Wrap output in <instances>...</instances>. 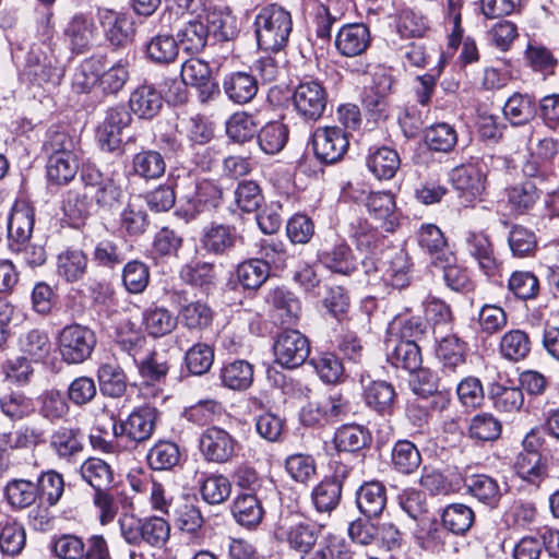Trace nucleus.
Returning a JSON list of instances; mask_svg holds the SVG:
<instances>
[{
	"instance_id": "obj_49",
	"label": "nucleus",
	"mask_w": 559,
	"mask_h": 559,
	"mask_svg": "<svg viewBox=\"0 0 559 559\" xmlns=\"http://www.w3.org/2000/svg\"><path fill=\"white\" fill-rule=\"evenodd\" d=\"M259 122L246 112L238 111L229 117L226 122V133L236 143H246L252 140L258 132Z\"/></svg>"
},
{
	"instance_id": "obj_15",
	"label": "nucleus",
	"mask_w": 559,
	"mask_h": 559,
	"mask_svg": "<svg viewBox=\"0 0 559 559\" xmlns=\"http://www.w3.org/2000/svg\"><path fill=\"white\" fill-rule=\"evenodd\" d=\"M239 240L235 226L219 223L204 226L200 235L201 248L214 255L229 254Z\"/></svg>"
},
{
	"instance_id": "obj_27",
	"label": "nucleus",
	"mask_w": 559,
	"mask_h": 559,
	"mask_svg": "<svg viewBox=\"0 0 559 559\" xmlns=\"http://www.w3.org/2000/svg\"><path fill=\"white\" fill-rule=\"evenodd\" d=\"M255 33H273L274 35H289L293 22L289 12L276 4L269 5L260 11L255 21Z\"/></svg>"
},
{
	"instance_id": "obj_56",
	"label": "nucleus",
	"mask_w": 559,
	"mask_h": 559,
	"mask_svg": "<svg viewBox=\"0 0 559 559\" xmlns=\"http://www.w3.org/2000/svg\"><path fill=\"white\" fill-rule=\"evenodd\" d=\"M531 352L528 335L522 330H511L503 334L500 341L501 355L511 361L524 359Z\"/></svg>"
},
{
	"instance_id": "obj_6",
	"label": "nucleus",
	"mask_w": 559,
	"mask_h": 559,
	"mask_svg": "<svg viewBox=\"0 0 559 559\" xmlns=\"http://www.w3.org/2000/svg\"><path fill=\"white\" fill-rule=\"evenodd\" d=\"M157 417L158 412L155 407H139L127 419L115 421L112 432L117 438H127L135 443L144 442L153 436Z\"/></svg>"
},
{
	"instance_id": "obj_29",
	"label": "nucleus",
	"mask_w": 559,
	"mask_h": 559,
	"mask_svg": "<svg viewBox=\"0 0 559 559\" xmlns=\"http://www.w3.org/2000/svg\"><path fill=\"white\" fill-rule=\"evenodd\" d=\"M514 471L521 479L536 487L548 476L546 459L539 452H520Z\"/></svg>"
},
{
	"instance_id": "obj_43",
	"label": "nucleus",
	"mask_w": 559,
	"mask_h": 559,
	"mask_svg": "<svg viewBox=\"0 0 559 559\" xmlns=\"http://www.w3.org/2000/svg\"><path fill=\"white\" fill-rule=\"evenodd\" d=\"M504 117L514 126L530 122L536 115L534 99L527 94L514 93L503 107Z\"/></svg>"
},
{
	"instance_id": "obj_2",
	"label": "nucleus",
	"mask_w": 559,
	"mask_h": 559,
	"mask_svg": "<svg viewBox=\"0 0 559 559\" xmlns=\"http://www.w3.org/2000/svg\"><path fill=\"white\" fill-rule=\"evenodd\" d=\"M362 267L370 285L383 284L403 289L411 283L412 263L403 249L388 248L381 251L379 258L366 257Z\"/></svg>"
},
{
	"instance_id": "obj_9",
	"label": "nucleus",
	"mask_w": 559,
	"mask_h": 559,
	"mask_svg": "<svg viewBox=\"0 0 559 559\" xmlns=\"http://www.w3.org/2000/svg\"><path fill=\"white\" fill-rule=\"evenodd\" d=\"M273 349L277 364L294 369L301 366L308 358L310 344L299 331L285 330L277 335Z\"/></svg>"
},
{
	"instance_id": "obj_54",
	"label": "nucleus",
	"mask_w": 559,
	"mask_h": 559,
	"mask_svg": "<svg viewBox=\"0 0 559 559\" xmlns=\"http://www.w3.org/2000/svg\"><path fill=\"white\" fill-rule=\"evenodd\" d=\"M369 441V433L362 426L352 424L343 425L334 435V444L338 451L356 452L365 448Z\"/></svg>"
},
{
	"instance_id": "obj_26",
	"label": "nucleus",
	"mask_w": 559,
	"mask_h": 559,
	"mask_svg": "<svg viewBox=\"0 0 559 559\" xmlns=\"http://www.w3.org/2000/svg\"><path fill=\"white\" fill-rule=\"evenodd\" d=\"M131 111L141 119H152L163 107L162 94L150 84L138 86L130 95Z\"/></svg>"
},
{
	"instance_id": "obj_53",
	"label": "nucleus",
	"mask_w": 559,
	"mask_h": 559,
	"mask_svg": "<svg viewBox=\"0 0 559 559\" xmlns=\"http://www.w3.org/2000/svg\"><path fill=\"white\" fill-rule=\"evenodd\" d=\"M133 171L145 179H157L166 169V163L157 151L146 150L134 155L132 160Z\"/></svg>"
},
{
	"instance_id": "obj_50",
	"label": "nucleus",
	"mask_w": 559,
	"mask_h": 559,
	"mask_svg": "<svg viewBox=\"0 0 559 559\" xmlns=\"http://www.w3.org/2000/svg\"><path fill=\"white\" fill-rule=\"evenodd\" d=\"M233 515L240 525L252 527L261 522L263 509L254 495H240L234 502Z\"/></svg>"
},
{
	"instance_id": "obj_20",
	"label": "nucleus",
	"mask_w": 559,
	"mask_h": 559,
	"mask_svg": "<svg viewBox=\"0 0 559 559\" xmlns=\"http://www.w3.org/2000/svg\"><path fill=\"white\" fill-rule=\"evenodd\" d=\"M386 358L392 366L412 373L419 370L423 362L420 348L413 340L389 337L386 340Z\"/></svg>"
},
{
	"instance_id": "obj_37",
	"label": "nucleus",
	"mask_w": 559,
	"mask_h": 559,
	"mask_svg": "<svg viewBox=\"0 0 559 559\" xmlns=\"http://www.w3.org/2000/svg\"><path fill=\"white\" fill-rule=\"evenodd\" d=\"M82 479L94 490L109 489L114 480L111 466L99 457L86 459L80 467Z\"/></svg>"
},
{
	"instance_id": "obj_47",
	"label": "nucleus",
	"mask_w": 559,
	"mask_h": 559,
	"mask_svg": "<svg viewBox=\"0 0 559 559\" xmlns=\"http://www.w3.org/2000/svg\"><path fill=\"white\" fill-rule=\"evenodd\" d=\"M418 243L432 257L433 264H439L443 257L451 254L447 250V240L443 233L435 224H425L420 227Z\"/></svg>"
},
{
	"instance_id": "obj_34",
	"label": "nucleus",
	"mask_w": 559,
	"mask_h": 559,
	"mask_svg": "<svg viewBox=\"0 0 559 559\" xmlns=\"http://www.w3.org/2000/svg\"><path fill=\"white\" fill-rule=\"evenodd\" d=\"M143 326L152 337H163L170 334L177 326V317L165 307H150L142 316Z\"/></svg>"
},
{
	"instance_id": "obj_63",
	"label": "nucleus",
	"mask_w": 559,
	"mask_h": 559,
	"mask_svg": "<svg viewBox=\"0 0 559 559\" xmlns=\"http://www.w3.org/2000/svg\"><path fill=\"white\" fill-rule=\"evenodd\" d=\"M368 75L370 76L368 102L372 106H379L392 88L393 79L391 70L384 66H376Z\"/></svg>"
},
{
	"instance_id": "obj_55",
	"label": "nucleus",
	"mask_w": 559,
	"mask_h": 559,
	"mask_svg": "<svg viewBox=\"0 0 559 559\" xmlns=\"http://www.w3.org/2000/svg\"><path fill=\"white\" fill-rule=\"evenodd\" d=\"M502 432L501 421L491 413H479L472 417L468 435L479 441H495Z\"/></svg>"
},
{
	"instance_id": "obj_31",
	"label": "nucleus",
	"mask_w": 559,
	"mask_h": 559,
	"mask_svg": "<svg viewBox=\"0 0 559 559\" xmlns=\"http://www.w3.org/2000/svg\"><path fill=\"white\" fill-rule=\"evenodd\" d=\"M49 448L59 459L70 461L83 450L80 430L59 427L50 436Z\"/></svg>"
},
{
	"instance_id": "obj_33",
	"label": "nucleus",
	"mask_w": 559,
	"mask_h": 559,
	"mask_svg": "<svg viewBox=\"0 0 559 559\" xmlns=\"http://www.w3.org/2000/svg\"><path fill=\"white\" fill-rule=\"evenodd\" d=\"M226 95L237 104L250 102L258 92V83L247 72H235L225 78L223 83Z\"/></svg>"
},
{
	"instance_id": "obj_24",
	"label": "nucleus",
	"mask_w": 559,
	"mask_h": 559,
	"mask_svg": "<svg viewBox=\"0 0 559 559\" xmlns=\"http://www.w3.org/2000/svg\"><path fill=\"white\" fill-rule=\"evenodd\" d=\"M467 492L480 503L495 509L498 507L502 491L497 479L486 474L467 475L463 479Z\"/></svg>"
},
{
	"instance_id": "obj_4",
	"label": "nucleus",
	"mask_w": 559,
	"mask_h": 559,
	"mask_svg": "<svg viewBox=\"0 0 559 559\" xmlns=\"http://www.w3.org/2000/svg\"><path fill=\"white\" fill-rule=\"evenodd\" d=\"M96 343L94 331L78 323L64 326L57 337L59 354L62 360L69 365H78L87 360L94 352Z\"/></svg>"
},
{
	"instance_id": "obj_61",
	"label": "nucleus",
	"mask_w": 559,
	"mask_h": 559,
	"mask_svg": "<svg viewBox=\"0 0 559 559\" xmlns=\"http://www.w3.org/2000/svg\"><path fill=\"white\" fill-rule=\"evenodd\" d=\"M266 300L276 309L283 311L286 323H292L301 312L299 299L286 287H275L266 296Z\"/></svg>"
},
{
	"instance_id": "obj_28",
	"label": "nucleus",
	"mask_w": 559,
	"mask_h": 559,
	"mask_svg": "<svg viewBox=\"0 0 559 559\" xmlns=\"http://www.w3.org/2000/svg\"><path fill=\"white\" fill-rule=\"evenodd\" d=\"M359 511L367 518L379 516L386 504V490L380 481H367L356 492Z\"/></svg>"
},
{
	"instance_id": "obj_59",
	"label": "nucleus",
	"mask_w": 559,
	"mask_h": 559,
	"mask_svg": "<svg viewBox=\"0 0 559 559\" xmlns=\"http://www.w3.org/2000/svg\"><path fill=\"white\" fill-rule=\"evenodd\" d=\"M270 271L262 259H250L237 267L238 282L247 289L259 288L269 277Z\"/></svg>"
},
{
	"instance_id": "obj_62",
	"label": "nucleus",
	"mask_w": 559,
	"mask_h": 559,
	"mask_svg": "<svg viewBox=\"0 0 559 559\" xmlns=\"http://www.w3.org/2000/svg\"><path fill=\"white\" fill-rule=\"evenodd\" d=\"M508 242L512 254L518 258L531 257L537 248L535 233L522 225L512 226Z\"/></svg>"
},
{
	"instance_id": "obj_51",
	"label": "nucleus",
	"mask_w": 559,
	"mask_h": 559,
	"mask_svg": "<svg viewBox=\"0 0 559 559\" xmlns=\"http://www.w3.org/2000/svg\"><path fill=\"white\" fill-rule=\"evenodd\" d=\"M181 323L189 330L202 331L213 321V310L206 302L191 301L179 310Z\"/></svg>"
},
{
	"instance_id": "obj_7",
	"label": "nucleus",
	"mask_w": 559,
	"mask_h": 559,
	"mask_svg": "<svg viewBox=\"0 0 559 559\" xmlns=\"http://www.w3.org/2000/svg\"><path fill=\"white\" fill-rule=\"evenodd\" d=\"M239 449L238 441L225 429L216 426L205 429L200 437V451L207 462H230Z\"/></svg>"
},
{
	"instance_id": "obj_21",
	"label": "nucleus",
	"mask_w": 559,
	"mask_h": 559,
	"mask_svg": "<svg viewBox=\"0 0 559 559\" xmlns=\"http://www.w3.org/2000/svg\"><path fill=\"white\" fill-rule=\"evenodd\" d=\"M25 74L34 84L44 86L60 84L64 76L63 67L52 57L40 59L34 51L28 53Z\"/></svg>"
},
{
	"instance_id": "obj_40",
	"label": "nucleus",
	"mask_w": 559,
	"mask_h": 559,
	"mask_svg": "<svg viewBox=\"0 0 559 559\" xmlns=\"http://www.w3.org/2000/svg\"><path fill=\"white\" fill-rule=\"evenodd\" d=\"M395 400V389L386 381H372L365 389L366 404L380 414H391Z\"/></svg>"
},
{
	"instance_id": "obj_64",
	"label": "nucleus",
	"mask_w": 559,
	"mask_h": 559,
	"mask_svg": "<svg viewBox=\"0 0 559 559\" xmlns=\"http://www.w3.org/2000/svg\"><path fill=\"white\" fill-rule=\"evenodd\" d=\"M304 559H350V554L342 537L328 534L320 540L316 550Z\"/></svg>"
},
{
	"instance_id": "obj_14",
	"label": "nucleus",
	"mask_w": 559,
	"mask_h": 559,
	"mask_svg": "<svg viewBox=\"0 0 559 559\" xmlns=\"http://www.w3.org/2000/svg\"><path fill=\"white\" fill-rule=\"evenodd\" d=\"M182 29L179 35H227L226 19L221 12L201 9L187 11L181 16Z\"/></svg>"
},
{
	"instance_id": "obj_35",
	"label": "nucleus",
	"mask_w": 559,
	"mask_h": 559,
	"mask_svg": "<svg viewBox=\"0 0 559 559\" xmlns=\"http://www.w3.org/2000/svg\"><path fill=\"white\" fill-rule=\"evenodd\" d=\"M180 280L202 290H209L216 281L215 265L205 261H191L179 271Z\"/></svg>"
},
{
	"instance_id": "obj_3",
	"label": "nucleus",
	"mask_w": 559,
	"mask_h": 559,
	"mask_svg": "<svg viewBox=\"0 0 559 559\" xmlns=\"http://www.w3.org/2000/svg\"><path fill=\"white\" fill-rule=\"evenodd\" d=\"M49 147L51 154L47 164L48 179L56 185H67L74 179L79 169V158L73 140L64 133H55Z\"/></svg>"
},
{
	"instance_id": "obj_52",
	"label": "nucleus",
	"mask_w": 559,
	"mask_h": 559,
	"mask_svg": "<svg viewBox=\"0 0 559 559\" xmlns=\"http://www.w3.org/2000/svg\"><path fill=\"white\" fill-rule=\"evenodd\" d=\"M424 140L429 150L448 153L456 145L457 134L451 124L439 122L426 129Z\"/></svg>"
},
{
	"instance_id": "obj_32",
	"label": "nucleus",
	"mask_w": 559,
	"mask_h": 559,
	"mask_svg": "<svg viewBox=\"0 0 559 559\" xmlns=\"http://www.w3.org/2000/svg\"><path fill=\"white\" fill-rule=\"evenodd\" d=\"M367 167L379 180L393 178L401 166L399 153L390 147H379L367 157Z\"/></svg>"
},
{
	"instance_id": "obj_23",
	"label": "nucleus",
	"mask_w": 559,
	"mask_h": 559,
	"mask_svg": "<svg viewBox=\"0 0 559 559\" xmlns=\"http://www.w3.org/2000/svg\"><path fill=\"white\" fill-rule=\"evenodd\" d=\"M453 187L461 192L466 201L472 202L481 197L485 187L484 173L474 165H463L453 169L451 175Z\"/></svg>"
},
{
	"instance_id": "obj_11",
	"label": "nucleus",
	"mask_w": 559,
	"mask_h": 559,
	"mask_svg": "<svg viewBox=\"0 0 559 559\" xmlns=\"http://www.w3.org/2000/svg\"><path fill=\"white\" fill-rule=\"evenodd\" d=\"M317 258L333 273L349 275L356 269L352 249L344 239L336 236L324 239Z\"/></svg>"
},
{
	"instance_id": "obj_58",
	"label": "nucleus",
	"mask_w": 559,
	"mask_h": 559,
	"mask_svg": "<svg viewBox=\"0 0 559 559\" xmlns=\"http://www.w3.org/2000/svg\"><path fill=\"white\" fill-rule=\"evenodd\" d=\"M508 289L518 299H536L540 290L539 280L533 272L514 271L509 277Z\"/></svg>"
},
{
	"instance_id": "obj_13",
	"label": "nucleus",
	"mask_w": 559,
	"mask_h": 559,
	"mask_svg": "<svg viewBox=\"0 0 559 559\" xmlns=\"http://www.w3.org/2000/svg\"><path fill=\"white\" fill-rule=\"evenodd\" d=\"M138 371L142 379L140 392L145 399L156 397L162 393L160 385L165 382L169 366L158 354L148 353L136 361Z\"/></svg>"
},
{
	"instance_id": "obj_36",
	"label": "nucleus",
	"mask_w": 559,
	"mask_h": 559,
	"mask_svg": "<svg viewBox=\"0 0 559 559\" xmlns=\"http://www.w3.org/2000/svg\"><path fill=\"white\" fill-rule=\"evenodd\" d=\"M57 273L64 281H80L86 272L87 258L80 249L68 248L57 255Z\"/></svg>"
},
{
	"instance_id": "obj_12",
	"label": "nucleus",
	"mask_w": 559,
	"mask_h": 559,
	"mask_svg": "<svg viewBox=\"0 0 559 559\" xmlns=\"http://www.w3.org/2000/svg\"><path fill=\"white\" fill-rule=\"evenodd\" d=\"M132 120L131 114L123 107H112L97 129V141L103 151H120L122 145V131Z\"/></svg>"
},
{
	"instance_id": "obj_25",
	"label": "nucleus",
	"mask_w": 559,
	"mask_h": 559,
	"mask_svg": "<svg viewBox=\"0 0 559 559\" xmlns=\"http://www.w3.org/2000/svg\"><path fill=\"white\" fill-rule=\"evenodd\" d=\"M467 344L456 335L440 340L436 355L442 365V373H456L466 364Z\"/></svg>"
},
{
	"instance_id": "obj_42",
	"label": "nucleus",
	"mask_w": 559,
	"mask_h": 559,
	"mask_svg": "<svg viewBox=\"0 0 559 559\" xmlns=\"http://www.w3.org/2000/svg\"><path fill=\"white\" fill-rule=\"evenodd\" d=\"M221 380L230 390H247L253 381V367L246 360L228 362L221 369Z\"/></svg>"
},
{
	"instance_id": "obj_44",
	"label": "nucleus",
	"mask_w": 559,
	"mask_h": 559,
	"mask_svg": "<svg viewBox=\"0 0 559 559\" xmlns=\"http://www.w3.org/2000/svg\"><path fill=\"white\" fill-rule=\"evenodd\" d=\"M100 391L110 397H120L127 391V379L122 368L115 364H102L97 371Z\"/></svg>"
},
{
	"instance_id": "obj_17",
	"label": "nucleus",
	"mask_w": 559,
	"mask_h": 559,
	"mask_svg": "<svg viewBox=\"0 0 559 559\" xmlns=\"http://www.w3.org/2000/svg\"><path fill=\"white\" fill-rule=\"evenodd\" d=\"M222 201V188L212 180H202L197 183L195 191L188 198L182 212L187 221L194 219L201 213L217 209Z\"/></svg>"
},
{
	"instance_id": "obj_5",
	"label": "nucleus",
	"mask_w": 559,
	"mask_h": 559,
	"mask_svg": "<svg viewBox=\"0 0 559 559\" xmlns=\"http://www.w3.org/2000/svg\"><path fill=\"white\" fill-rule=\"evenodd\" d=\"M131 22L126 16H120L112 11H104L99 14V25H95L93 19L84 13L74 14L70 21L66 35H84L85 33H99L102 35H129Z\"/></svg>"
},
{
	"instance_id": "obj_30",
	"label": "nucleus",
	"mask_w": 559,
	"mask_h": 559,
	"mask_svg": "<svg viewBox=\"0 0 559 559\" xmlns=\"http://www.w3.org/2000/svg\"><path fill=\"white\" fill-rule=\"evenodd\" d=\"M17 344L23 357L35 362L46 359L52 347L48 334L40 329H31L22 333Z\"/></svg>"
},
{
	"instance_id": "obj_48",
	"label": "nucleus",
	"mask_w": 559,
	"mask_h": 559,
	"mask_svg": "<svg viewBox=\"0 0 559 559\" xmlns=\"http://www.w3.org/2000/svg\"><path fill=\"white\" fill-rule=\"evenodd\" d=\"M0 411L11 420H21L34 414L33 400L21 391H10L0 396Z\"/></svg>"
},
{
	"instance_id": "obj_1",
	"label": "nucleus",
	"mask_w": 559,
	"mask_h": 559,
	"mask_svg": "<svg viewBox=\"0 0 559 559\" xmlns=\"http://www.w3.org/2000/svg\"><path fill=\"white\" fill-rule=\"evenodd\" d=\"M82 180L84 182L82 199L79 193L69 192L64 201V211L69 216L78 218L87 215V199L94 200L99 207L106 210L119 203L122 190L111 178H104L98 170L86 169L82 173Z\"/></svg>"
},
{
	"instance_id": "obj_8",
	"label": "nucleus",
	"mask_w": 559,
	"mask_h": 559,
	"mask_svg": "<svg viewBox=\"0 0 559 559\" xmlns=\"http://www.w3.org/2000/svg\"><path fill=\"white\" fill-rule=\"evenodd\" d=\"M293 104L298 115L305 120L317 121L325 111L328 94L318 81L300 82L294 92Z\"/></svg>"
},
{
	"instance_id": "obj_57",
	"label": "nucleus",
	"mask_w": 559,
	"mask_h": 559,
	"mask_svg": "<svg viewBox=\"0 0 559 559\" xmlns=\"http://www.w3.org/2000/svg\"><path fill=\"white\" fill-rule=\"evenodd\" d=\"M493 407L501 413L513 414L520 412L524 404L522 389L495 384L490 391Z\"/></svg>"
},
{
	"instance_id": "obj_39",
	"label": "nucleus",
	"mask_w": 559,
	"mask_h": 559,
	"mask_svg": "<svg viewBox=\"0 0 559 559\" xmlns=\"http://www.w3.org/2000/svg\"><path fill=\"white\" fill-rule=\"evenodd\" d=\"M474 520V511L463 503L449 504L441 512L442 526L454 535H464L472 527Z\"/></svg>"
},
{
	"instance_id": "obj_60",
	"label": "nucleus",
	"mask_w": 559,
	"mask_h": 559,
	"mask_svg": "<svg viewBox=\"0 0 559 559\" xmlns=\"http://www.w3.org/2000/svg\"><path fill=\"white\" fill-rule=\"evenodd\" d=\"M25 531L13 520L0 521V549L7 555H17L25 546Z\"/></svg>"
},
{
	"instance_id": "obj_16",
	"label": "nucleus",
	"mask_w": 559,
	"mask_h": 559,
	"mask_svg": "<svg viewBox=\"0 0 559 559\" xmlns=\"http://www.w3.org/2000/svg\"><path fill=\"white\" fill-rule=\"evenodd\" d=\"M467 253L477 262L479 269L487 276L498 272L499 261L489 235L483 230H469L465 236Z\"/></svg>"
},
{
	"instance_id": "obj_45",
	"label": "nucleus",
	"mask_w": 559,
	"mask_h": 559,
	"mask_svg": "<svg viewBox=\"0 0 559 559\" xmlns=\"http://www.w3.org/2000/svg\"><path fill=\"white\" fill-rule=\"evenodd\" d=\"M287 140L288 129L280 121L266 123L257 133L258 144L261 151L267 155L280 153L285 147Z\"/></svg>"
},
{
	"instance_id": "obj_18",
	"label": "nucleus",
	"mask_w": 559,
	"mask_h": 559,
	"mask_svg": "<svg viewBox=\"0 0 559 559\" xmlns=\"http://www.w3.org/2000/svg\"><path fill=\"white\" fill-rule=\"evenodd\" d=\"M34 210L26 202H16L8 218V238L10 247L20 251L25 245L34 228Z\"/></svg>"
},
{
	"instance_id": "obj_19",
	"label": "nucleus",
	"mask_w": 559,
	"mask_h": 559,
	"mask_svg": "<svg viewBox=\"0 0 559 559\" xmlns=\"http://www.w3.org/2000/svg\"><path fill=\"white\" fill-rule=\"evenodd\" d=\"M275 534L278 539L287 542L292 548L300 552H308L317 540L313 528L296 518L282 519Z\"/></svg>"
},
{
	"instance_id": "obj_41",
	"label": "nucleus",
	"mask_w": 559,
	"mask_h": 559,
	"mask_svg": "<svg viewBox=\"0 0 559 559\" xmlns=\"http://www.w3.org/2000/svg\"><path fill=\"white\" fill-rule=\"evenodd\" d=\"M393 468L402 474L414 473L421 464V455L415 443L409 440H399L391 452Z\"/></svg>"
},
{
	"instance_id": "obj_10",
	"label": "nucleus",
	"mask_w": 559,
	"mask_h": 559,
	"mask_svg": "<svg viewBox=\"0 0 559 559\" xmlns=\"http://www.w3.org/2000/svg\"><path fill=\"white\" fill-rule=\"evenodd\" d=\"M347 133L340 127H320L312 134L316 157L322 163L333 164L340 160L348 148Z\"/></svg>"
},
{
	"instance_id": "obj_22",
	"label": "nucleus",
	"mask_w": 559,
	"mask_h": 559,
	"mask_svg": "<svg viewBox=\"0 0 559 559\" xmlns=\"http://www.w3.org/2000/svg\"><path fill=\"white\" fill-rule=\"evenodd\" d=\"M366 207L376 223L384 231L392 233L397 225L396 205L394 195L386 192H372Z\"/></svg>"
},
{
	"instance_id": "obj_38",
	"label": "nucleus",
	"mask_w": 559,
	"mask_h": 559,
	"mask_svg": "<svg viewBox=\"0 0 559 559\" xmlns=\"http://www.w3.org/2000/svg\"><path fill=\"white\" fill-rule=\"evenodd\" d=\"M148 226L147 213L138 200H130L119 216V230L129 236L138 237Z\"/></svg>"
},
{
	"instance_id": "obj_46",
	"label": "nucleus",
	"mask_w": 559,
	"mask_h": 559,
	"mask_svg": "<svg viewBox=\"0 0 559 559\" xmlns=\"http://www.w3.org/2000/svg\"><path fill=\"white\" fill-rule=\"evenodd\" d=\"M104 69L105 64L100 58L85 59L73 74L72 88L78 93H88L96 84L99 85Z\"/></svg>"
}]
</instances>
